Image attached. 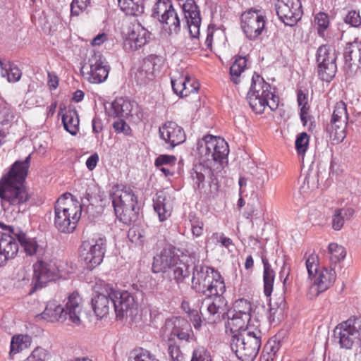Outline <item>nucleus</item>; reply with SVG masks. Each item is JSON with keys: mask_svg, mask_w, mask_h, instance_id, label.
<instances>
[{"mask_svg": "<svg viewBox=\"0 0 361 361\" xmlns=\"http://www.w3.org/2000/svg\"><path fill=\"white\" fill-rule=\"evenodd\" d=\"M30 156L24 161H16L7 174L0 180V199L4 211L19 213L20 206L30 198L23 185L27 175Z\"/></svg>", "mask_w": 361, "mask_h": 361, "instance_id": "1", "label": "nucleus"}, {"mask_svg": "<svg viewBox=\"0 0 361 361\" xmlns=\"http://www.w3.org/2000/svg\"><path fill=\"white\" fill-rule=\"evenodd\" d=\"M82 207L72 194L61 195L54 204V225L63 234L73 233L81 218Z\"/></svg>", "mask_w": 361, "mask_h": 361, "instance_id": "2", "label": "nucleus"}, {"mask_svg": "<svg viewBox=\"0 0 361 361\" xmlns=\"http://www.w3.org/2000/svg\"><path fill=\"white\" fill-rule=\"evenodd\" d=\"M115 214L120 221L130 224L136 218L137 197L132 189L123 185H115L110 190Z\"/></svg>", "mask_w": 361, "mask_h": 361, "instance_id": "3", "label": "nucleus"}, {"mask_svg": "<svg viewBox=\"0 0 361 361\" xmlns=\"http://www.w3.org/2000/svg\"><path fill=\"white\" fill-rule=\"evenodd\" d=\"M198 153L201 161L219 169L222 168L223 161L226 159L229 149L224 138L207 135L199 141Z\"/></svg>", "mask_w": 361, "mask_h": 361, "instance_id": "4", "label": "nucleus"}, {"mask_svg": "<svg viewBox=\"0 0 361 361\" xmlns=\"http://www.w3.org/2000/svg\"><path fill=\"white\" fill-rule=\"evenodd\" d=\"M214 170L216 168L201 161L190 173L194 188L209 199L214 198L219 192V184L214 178Z\"/></svg>", "mask_w": 361, "mask_h": 361, "instance_id": "5", "label": "nucleus"}, {"mask_svg": "<svg viewBox=\"0 0 361 361\" xmlns=\"http://www.w3.org/2000/svg\"><path fill=\"white\" fill-rule=\"evenodd\" d=\"M61 276L60 267L55 262L37 260L33 264V275L28 295H32L37 290L45 287L49 282Z\"/></svg>", "mask_w": 361, "mask_h": 361, "instance_id": "6", "label": "nucleus"}, {"mask_svg": "<svg viewBox=\"0 0 361 361\" xmlns=\"http://www.w3.org/2000/svg\"><path fill=\"white\" fill-rule=\"evenodd\" d=\"M94 290L96 294L92 299V309L99 319H103L109 315L110 310L114 307V287L101 281L96 283Z\"/></svg>", "mask_w": 361, "mask_h": 361, "instance_id": "7", "label": "nucleus"}, {"mask_svg": "<svg viewBox=\"0 0 361 361\" xmlns=\"http://www.w3.org/2000/svg\"><path fill=\"white\" fill-rule=\"evenodd\" d=\"M341 347L351 349L361 339V318L354 317L339 324L335 330Z\"/></svg>", "mask_w": 361, "mask_h": 361, "instance_id": "8", "label": "nucleus"}, {"mask_svg": "<svg viewBox=\"0 0 361 361\" xmlns=\"http://www.w3.org/2000/svg\"><path fill=\"white\" fill-rule=\"evenodd\" d=\"M231 350L242 361H252L257 355L262 342L255 338L244 337L238 334L232 336Z\"/></svg>", "mask_w": 361, "mask_h": 361, "instance_id": "9", "label": "nucleus"}, {"mask_svg": "<svg viewBox=\"0 0 361 361\" xmlns=\"http://www.w3.org/2000/svg\"><path fill=\"white\" fill-rule=\"evenodd\" d=\"M106 240L104 236H99L93 240V243L85 242L80 248V257L89 269L99 265L104 257Z\"/></svg>", "mask_w": 361, "mask_h": 361, "instance_id": "10", "label": "nucleus"}, {"mask_svg": "<svg viewBox=\"0 0 361 361\" xmlns=\"http://www.w3.org/2000/svg\"><path fill=\"white\" fill-rule=\"evenodd\" d=\"M164 64V59L163 57L155 54L149 55L143 59L142 63L134 72L135 81L140 85H147L153 81Z\"/></svg>", "mask_w": 361, "mask_h": 361, "instance_id": "11", "label": "nucleus"}, {"mask_svg": "<svg viewBox=\"0 0 361 361\" xmlns=\"http://www.w3.org/2000/svg\"><path fill=\"white\" fill-rule=\"evenodd\" d=\"M123 47L133 52L143 47L149 38V32L142 24H130L123 27Z\"/></svg>", "mask_w": 361, "mask_h": 361, "instance_id": "12", "label": "nucleus"}, {"mask_svg": "<svg viewBox=\"0 0 361 361\" xmlns=\"http://www.w3.org/2000/svg\"><path fill=\"white\" fill-rule=\"evenodd\" d=\"M83 74L87 80L94 84L104 82L109 75V66L104 64V60L99 54H94L88 60V66L83 67Z\"/></svg>", "mask_w": 361, "mask_h": 361, "instance_id": "13", "label": "nucleus"}, {"mask_svg": "<svg viewBox=\"0 0 361 361\" xmlns=\"http://www.w3.org/2000/svg\"><path fill=\"white\" fill-rule=\"evenodd\" d=\"M275 6L277 16L282 23L286 20L298 23L302 18L300 0H277Z\"/></svg>", "mask_w": 361, "mask_h": 361, "instance_id": "14", "label": "nucleus"}, {"mask_svg": "<svg viewBox=\"0 0 361 361\" xmlns=\"http://www.w3.org/2000/svg\"><path fill=\"white\" fill-rule=\"evenodd\" d=\"M258 97L267 99H279L274 92H272L271 85L262 76L254 73L252 77L251 87L247 93V99L252 100L255 105L260 106L256 102Z\"/></svg>", "mask_w": 361, "mask_h": 361, "instance_id": "15", "label": "nucleus"}, {"mask_svg": "<svg viewBox=\"0 0 361 361\" xmlns=\"http://www.w3.org/2000/svg\"><path fill=\"white\" fill-rule=\"evenodd\" d=\"M336 272L333 269H322L317 274L313 284L310 288L307 297L315 299L319 294L328 290L335 282Z\"/></svg>", "mask_w": 361, "mask_h": 361, "instance_id": "16", "label": "nucleus"}, {"mask_svg": "<svg viewBox=\"0 0 361 361\" xmlns=\"http://www.w3.org/2000/svg\"><path fill=\"white\" fill-rule=\"evenodd\" d=\"M114 292L116 295L112 297V304L116 317L122 319L128 313L131 315L133 310L137 307L133 296L126 290H119L114 288Z\"/></svg>", "mask_w": 361, "mask_h": 361, "instance_id": "17", "label": "nucleus"}, {"mask_svg": "<svg viewBox=\"0 0 361 361\" xmlns=\"http://www.w3.org/2000/svg\"><path fill=\"white\" fill-rule=\"evenodd\" d=\"M173 92L181 97L197 93L200 88L199 82L189 75H178L171 78Z\"/></svg>", "mask_w": 361, "mask_h": 361, "instance_id": "18", "label": "nucleus"}, {"mask_svg": "<svg viewBox=\"0 0 361 361\" xmlns=\"http://www.w3.org/2000/svg\"><path fill=\"white\" fill-rule=\"evenodd\" d=\"M217 271L209 267H196L192 278V288L198 293L205 294L209 284L214 280V273Z\"/></svg>", "mask_w": 361, "mask_h": 361, "instance_id": "19", "label": "nucleus"}, {"mask_svg": "<svg viewBox=\"0 0 361 361\" xmlns=\"http://www.w3.org/2000/svg\"><path fill=\"white\" fill-rule=\"evenodd\" d=\"M161 138L171 148L183 143L185 140L183 129L173 121H168L159 128Z\"/></svg>", "mask_w": 361, "mask_h": 361, "instance_id": "20", "label": "nucleus"}, {"mask_svg": "<svg viewBox=\"0 0 361 361\" xmlns=\"http://www.w3.org/2000/svg\"><path fill=\"white\" fill-rule=\"evenodd\" d=\"M152 16L159 23H180L171 0H158L153 6Z\"/></svg>", "mask_w": 361, "mask_h": 361, "instance_id": "21", "label": "nucleus"}, {"mask_svg": "<svg viewBox=\"0 0 361 361\" xmlns=\"http://www.w3.org/2000/svg\"><path fill=\"white\" fill-rule=\"evenodd\" d=\"M19 250L18 243L10 233H3L0 235V267L4 265L9 259H13Z\"/></svg>", "mask_w": 361, "mask_h": 361, "instance_id": "22", "label": "nucleus"}, {"mask_svg": "<svg viewBox=\"0 0 361 361\" xmlns=\"http://www.w3.org/2000/svg\"><path fill=\"white\" fill-rule=\"evenodd\" d=\"M64 312L66 314V319L68 318L73 324H80L83 305L82 299L78 293H73L68 296Z\"/></svg>", "mask_w": 361, "mask_h": 361, "instance_id": "23", "label": "nucleus"}, {"mask_svg": "<svg viewBox=\"0 0 361 361\" xmlns=\"http://www.w3.org/2000/svg\"><path fill=\"white\" fill-rule=\"evenodd\" d=\"M178 261V257L169 249H164L154 257L152 271L154 273L166 272Z\"/></svg>", "mask_w": 361, "mask_h": 361, "instance_id": "24", "label": "nucleus"}, {"mask_svg": "<svg viewBox=\"0 0 361 361\" xmlns=\"http://www.w3.org/2000/svg\"><path fill=\"white\" fill-rule=\"evenodd\" d=\"M154 209L161 221L167 219L171 214L173 202L170 195L163 191L158 192L154 200Z\"/></svg>", "mask_w": 361, "mask_h": 361, "instance_id": "25", "label": "nucleus"}, {"mask_svg": "<svg viewBox=\"0 0 361 361\" xmlns=\"http://www.w3.org/2000/svg\"><path fill=\"white\" fill-rule=\"evenodd\" d=\"M166 326L171 330V336H176L183 341L189 339L190 324L185 319L180 317H174L166 322Z\"/></svg>", "mask_w": 361, "mask_h": 361, "instance_id": "26", "label": "nucleus"}, {"mask_svg": "<svg viewBox=\"0 0 361 361\" xmlns=\"http://www.w3.org/2000/svg\"><path fill=\"white\" fill-rule=\"evenodd\" d=\"M38 317L49 322L66 320L64 307L56 300L49 301L44 310Z\"/></svg>", "mask_w": 361, "mask_h": 361, "instance_id": "27", "label": "nucleus"}, {"mask_svg": "<svg viewBox=\"0 0 361 361\" xmlns=\"http://www.w3.org/2000/svg\"><path fill=\"white\" fill-rule=\"evenodd\" d=\"M345 62L350 67L361 66V41L355 40L347 44L344 51Z\"/></svg>", "mask_w": 361, "mask_h": 361, "instance_id": "28", "label": "nucleus"}, {"mask_svg": "<svg viewBox=\"0 0 361 361\" xmlns=\"http://www.w3.org/2000/svg\"><path fill=\"white\" fill-rule=\"evenodd\" d=\"M130 102L123 98L116 99L110 105L106 108V112L110 117L127 118L130 114Z\"/></svg>", "mask_w": 361, "mask_h": 361, "instance_id": "29", "label": "nucleus"}, {"mask_svg": "<svg viewBox=\"0 0 361 361\" xmlns=\"http://www.w3.org/2000/svg\"><path fill=\"white\" fill-rule=\"evenodd\" d=\"M62 123L66 131L75 135L79 131V116L75 109H69L62 116Z\"/></svg>", "mask_w": 361, "mask_h": 361, "instance_id": "30", "label": "nucleus"}, {"mask_svg": "<svg viewBox=\"0 0 361 361\" xmlns=\"http://www.w3.org/2000/svg\"><path fill=\"white\" fill-rule=\"evenodd\" d=\"M0 67L1 75L6 77L9 82H16L21 78L22 72L13 63L0 60Z\"/></svg>", "mask_w": 361, "mask_h": 361, "instance_id": "31", "label": "nucleus"}, {"mask_svg": "<svg viewBox=\"0 0 361 361\" xmlns=\"http://www.w3.org/2000/svg\"><path fill=\"white\" fill-rule=\"evenodd\" d=\"M347 122H340L331 120L327 127L331 140L335 143L341 142L346 136Z\"/></svg>", "mask_w": 361, "mask_h": 361, "instance_id": "32", "label": "nucleus"}, {"mask_svg": "<svg viewBox=\"0 0 361 361\" xmlns=\"http://www.w3.org/2000/svg\"><path fill=\"white\" fill-rule=\"evenodd\" d=\"M250 317L246 315L241 316L233 314V317L227 321L226 329L227 332H230L232 336L234 334H240L245 329Z\"/></svg>", "mask_w": 361, "mask_h": 361, "instance_id": "33", "label": "nucleus"}, {"mask_svg": "<svg viewBox=\"0 0 361 361\" xmlns=\"http://www.w3.org/2000/svg\"><path fill=\"white\" fill-rule=\"evenodd\" d=\"M336 53L334 47L329 45L320 46L317 51L316 61L317 64H336Z\"/></svg>", "mask_w": 361, "mask_h": 361, "instance_id": "34", "label": "nucleus"}, {"mask_svg": "<svg viewBox=\"0 0 361 361\" xmlns=\"http://www.w3.org/2000/svg\"><path fill=\"white\" fill-rule=\"evenodd\" d=\"M262 261L264 266V293L266 296H270L273 291L275 273L266 257H262Z\"/></svg>", "mask_w": 361, "mask_h": 361, "instance_id": "35", "label": "nucleus"}, {"mask_svg": "<svg viewBox=\"0 0 361 361\" xmlns=\"http://www.w3.org/2000/svg\"><path fill=\"white\" fill-rule=\"evenodd\" d=\"M118 3L126 16H137L143 12L142 0H118Z\"/></svg>", "mask_w": 361, "mask_h": 361, "instance_id": "36", "label": "nucleus"}, {"mask_svg": "<svg viewBox=\"0 0 361 361\" xmlns=\"http://www.w3.org/2000/svg\"><path fill=\"white\" fill-rule=\"evenodd\" d=\"M32 338L28 335L18 334L12 337L10 345V355H15L29 348Z\"/></svg>", "mask_w": 361, "mask_h": 361, "instance_id": "37", "label": "nucleus"}, {"mask_svg": "<svg viewBox=\"0 0 361 361\" xmlns=\"http://www.w3.org/2000/svg\"><path fill=\"white\" fill-rule=\"evenodd\" d=\"M250 106L257 114L264 113L267 109H269L271 111L276 110L279 106V99H264L258 97L257 99V104L260 105L257 106L252 102V100L247 99Z\"/></svg>", "mask_w": 361, "mask_h": 361, "instance_id": "38", "label": "nucleus"}, {"mask_svg": "<svg viewBox=\"0 0 361 361\" xmlns=\"http://www.w3.org/2000/svg\"><path fill=\"white\" fill-rule=\"evenodd\" d=\"M214 276L212 283L209 284L208 291L204 295L209 297L219 298L225 293L226 285L224 278L218 271L216 273H214Z\"/></svg>", "mask_w": 361, "mask_h": 361, "instance_id": "39", "label": "nucleus"}, {"mask_svg": "<svg viewBox=\"0 0 361 361\" xmlns=\"http://www.w3.org/2000/svg\"><path fill=\"white\" fill-rule=\"evenodd\" d=\"M182 8L186 23H200V12L193 0H187Z\"/></svg>", "mask_w": 361, "mask_h": 361, "instance_id": "40", "label": "nucleus"}, {"mask_svg": "<svg viewBox=\"0 0 361 361\" xmlns=\"http://www.w3.org/2000/svg\"><path fill=\"white\" fill-rule=\"evenodd\" d=\"M239 335L244 337L255 338V340H258L262 342V333L261 331L260 322L256 318L250 317L245 329Z\"/></svg>", "mask_w": 361, "mask_h": 361, "instance_id": "41", "label": "nucleus"}, {"mask_svg": "<svg viewBox=\"0 0 361 361\" xmlns=\"http://www.w3.org/2000/svg\"><path fill=\"white\" fill-rule=\"evenodd\" d=\"M247 67V59L245 57L239 56L230 68L231 79L234 84L238 85L241 81V74Z\"/></svg>", "mask_w": 361, "mask_h": 361, "instance_id": "42", "label": "nucleus"}, {"mask_svg": "<svg viewBox=\"0 0 361 361\" xmlns=\"http://www.w3.org/2000/svg\"><path fill=\"white\" fill-rule=\"evenodd\" d=\"M241 23H266V12L259 8H250L241 15Z\"/></svg>", "mask_w": 361, "mask_h": 361, "instance_id": "43", "label": "nucleus"}, {"mask_svg": "<svg viewBox=\"0 0 361 361\" xmlns=\"http://www.w3.org/2000/svg\"><path fill=\"white\" fill-rule=\"evenodd\" d=\"M15 235L27 255L32 256L37 253L39 245L35 238H29L25 233L22 232L15 234Z\"/></svg>", "mask_w": 361, "mask_h": 361, "instance_id": "44", "label": "nucleus"}, {"mask_svg": "<svg viewBox=\"0 0 361 361\" xmlns=\"http://www.w3.org/2000/svg\"><path fill=\"white\" fill-rule=\"evenodd\" d=\"M336 71V64H317V74L323 81L329 82L334 78Z\"/></svg>", "mask_w": 361, "mask_h": 361, "instance_id": "45", "label": "nucleus"}, {"mask_svg": "<svg viewBox=\"0 0 361 361\" xmlns=\"http://www.w3.org/2000/svg\"><path fill=\"white\" fill-rule=\"evenodd\" d=\"M329 259L332 264H337L346 256L345 248L336 243H331L328 246Z\"/></svg>", "mask_w": 361, "mask_h": 361, "instance_id": "46", "label": "nucleus"}, {"mask_svg": "<svg viewBox=\"0 0 361 361\" xmlns=\"http://www.w3.org/2000/svg\"><path fill=\"white\" fill-rule=\"evenodd\" d=\"M221 298H215L212 302L207 305V317L205 319L209 320L211 322H214L216 319L220 318L222 312V308L220 306L221 303Z\"/></svg>", "mask_w": 361, "mask_h": 361, "instance_id": "47", "label": "nucleus"}, {"mask_svg": "<svg viewBox=\"0 0 361 361\" xmlns=\"http://www.w3.org/2000/svg\"><path fill=\"white\" fill-rule=\"evenodd\" d=\"M172 268L173 269L174 279L178 283H183L190 276L189 266L179 259L176 261Z\"/></svg>", "mask_w": 361, "mask_h": 361, "instance_id": "48", "label": "nucleus"}, {"mask_svg": "<svg viewBox=\"0 0 361 361\" xmlns=\"http://www.w3.org/2000/svg\"><path fill=\"white\" fill-rule=\"evenodd\" d=\"M279 349V345L274 341H269L263 348L259 361H274Z\"/></svg>", "mask_w": 361, "mask_h": 361, "instance_id": "49", "label": "nucleus"}, {"mask_svg": "<svg viewBox=\"0 0 361 361\" xmlns=\"http://www.w3.org/2000/svg\"><path fill=\"white\" fill-rule=\"evenodd\" d=\"M233 308L234 314L241 316L246 315L247 317H251L252 305L250 300L245 298H240L234 302Z\"/></svg>", "mask_w": 361, "mask_h": 361, "instance_id": "50", "label": "nucleus"}, {"mask_svg": "<svg viewBox=\"0 0 361 361\" xmlns=\"http://www.w3.org/2000/svg\"><path fill=\"white\" fill-rule=\"evenodd\" d=\"M331 120L348 123V114L345 102L339 101L336 104L332 114Z\"/></svg>", "mask_w": 361, "mask_h": 361, "instance_id": "51", "label": "nucleus"}, {"mask_svg": "<svg viewBox=\"0 0 361 361\" xmlns=\"http://www.w3.org/2000/svg\"><path fill=\"white\" fill-rule=\"evenodd\" d=\"M264 24H244L243 30L250 40L256 39L263 32Z\"/></svg>", "mask_w": 361, "mask_h": 361, "instance_id": "52", "label": "nucleus"}, {"mask_svg": "<svg viewBox=\"0 0 361 361\" xmlns=\"http://www.w3.org/2000/svg\"><path fill=\"white\" fill-rule=\"evenodd\" d=\"M50 358L51 355L48 350L42 347H37L25 361H48Z\"/></svg>", "mask_w": 361, "mask_h": 361, "instance_id": "53", "label": "nucleus"}, {"mask_svg": "<svg viewBox=\"0 0 361 361\" xmlns=\"http://www.w3.org/2000/svg\"><path fill=\"white\" fill-rule=\"evenodd\" d=\"M91 0H73L71 4V16H78L90 6Z\"/></svg>", "mask_w": 361, "mask_h": 361, "instance_id": "54", "label": "nucleus"}, {"mask_svg": "<svg viewBox=\"0 0 361 361\" xmlns=\"http://www.w3.org/2000/svg\"><path fill=\"white\" fill-rule=\"evenodd\" d=\"M305 264L310 277L318 273L319 267V258L314 252L310 254L307 257Z\"/></svg>", "mask_w": 361, "mask_h": 361, "instance_id": "55", "label": "nucleus"}, {"mask_svg": "<svg viewBox=\"0 0 361 361\" xmlns=\"http://www.w3.org/2000/svg\"><path fill=\"white\" fill-rule=\"evenodd\" d=\"M310 137L306 133H300L295 140V149L299 155H304L309 145Z\"/></svg>", "mask_w": 361, "mask_h": 361, "instance_id": "56", "label": "nucleus"}, {"mask_svg": "<svg viewBox=\"0 0 361 361\" xmlns=\"http://www.w3.org/2000/svg\"><path fill=\"white\" fill-rule=\"evenodd\" d=\"M190 361H212L209 352L203 346L194 349Z\"/></svg>", "mask_w": 361, "mask_h": 361, "instance_id": "57", "label": "nucleus"}, {"mask_svg": "<svg viewBox=\"0 0 361 361\" xmlns=\"http://www.w3.org/2000/svg\"><path fill=\"white\" fill-rule=\"evenodd\" d=\"M191 231L194 236L198 238L204 233V222L198 217L193 216L190 219Z\"/></svg>", "mask_w": 361, "mask_h": 361, "instance_id": "58", "label": "nucleus"}, {"mask_svg": "<svg viewBox=\"0 0 361 361\" xmlns=\"http://www.w3.org/2000/svg\"><path fill=\"white\" fill-rule=\"evenodd\" d=\"M168 353L172 361H185L184 355L180 347L171 342L168 345Z\"/></svg>", "mask_w": 361, "mask_h": 361, "instance_id": "59", "label": "nucleus"}, {"mask_svg": "<svg viewBox=\"0 0 361 361\" xmlns=\"http://www.w3.org/2000/svg\"><path fill=\"white\" fill-rule=\"evenodd\" d=\"M215 34L220 35H224V31L221 29H216L214 24H209L207 27V36L205 40V44L207 47L212 49V45L214 40V36Z\"/></svg>", "mask_w": 361, "mask_h": 361, "instance_id": "60", "label": "nucleus"}, {"mask_svg": "<svg viewBox=\"0 0 361 361\" xmlns=\"http://www.w3.org/2000/svg\"><path fill=\"white\" fill-rule=\"evenodd\" d=\"M176 158L173 155L163 154L159 156L155 160L156 166H173L176 163Z\"/></svg>", "mask_w": 361, "mask_h": 361, "instance_id": "61", "label": "nucleus"}, {"mask_svg": "<svg viewBox=\"0 0 361 361\" xmlns=\"http://www.w3.org/2000/svg\"><path fill=\"white\" fill-rule=\"evenodd\" d=\"M342 209H336L333 215L332 228L335 231L341 230L344 224V217L342 214Z\"/></svg>", "mask_w": 361, "mask_h": 361, "instance_id": "62", "label": "nucleus"}, {"mask_svg": "<svg viewBox=\"0 0 361 361\" xmlns=\"http://www.w3.org/2000/svg\"><path fill=\"white\" fill-rule=\"evenodd\" d=\"M128 238L132 243H142L144 236L142 231L137 227H133L128 231Z\"/></svg>", "mask_w": 361, "mask_h": 361, "instance_id": "63", "label": "nucleus"}, {"mask_svg": "<svg viewBox=\"0 0 361 361\" xmlns=\"http://www.w3.org/2000/svg\"><path fill=\"white\" fill-rule=\"evenodd\" d=\"M113 127L117 133L130 134V128L123 118H118L117 121H114Z\"/></svg>", "mask_w": 361, "mask_h": 361, "instance_id": "64", "label": "nucleus"}]
</instances>
